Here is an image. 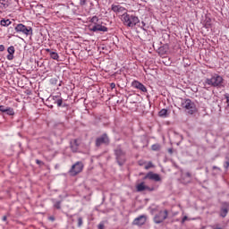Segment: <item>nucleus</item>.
Returning a JSON list of instances; mask_svg holds the SVG:
<instances>
[{
    "instance_id": "1",
    "label": "nucleus",
    "mask_w": 229,
    "mask_h": 229,
    "mask_svg": "<svg viewBox=\"0 0 229 229\" xmlns=\"http://www.w3.org/2000/svg\"><path fill=\"white\" fill-rule=\"evenodd\" d=\"M121 21L124 26H127V28H134V26H137V24L140 22L139 17L135 15H130L128 13H124L121 15Z\"/></svg>"
},
{
    "instance_id": "2",
    "label": "nucleus",
    "mask_w": 229,
    "mask_h": 229,
    "mask_svg": "<svg viewBox=\"0 0 229 229\" xmlns=\"http://www.w3.org/2000/svg\"><path fill=\"white\" fill-rule=\"evenodd\" d=\"M223 77L218 74H214L211 78L206 79L204 84L209 85L210 87H221L223 85Z\"/></svg>"
},
{
    "instance_id": "3",
    "label": "nucleus",
    "mask_w": 229,
    "mask_h": 229,
    "mask_svg": "<svg viewBox=\"0 0 229 229\" xmlns=\"http://www.w3.org/2000/svg\"><path fill=\"white\" fill-rule=\"evenodd\" d=\"M181 106L182 108H184L191 115L196 112V105H194L193 101L189 98L182 99Z\"/></svg>"
},
{
    "instance_id": "4",
    "label": "nucleus",
    "mask_w": 229,
    "mask_h": 229,
    "mask_svg": "<svg viewBox=\"0 0 229 229\" xmlns=\"http://www.w3.org/2000/svg\"><path fill=\"white\" fill-rule=\"evenodd\" d=\"M14 30L17 33H22L23 35H26V37L33 34V29H31V27H26L22 23L17 24Z\"/></svg>"
},
{
    "instance_id": "5",
    "label": "nucleus",
    "mask_w": 229,
    "mask_h": 229,
    "mask_svg": "<svg viewBox=\"0 0 229 229\" xmlns=\"http://www.w3.org/2000/svg\"><path fill=\"white\" fill-rule=\"evenodd\" d=\"M81 171H83V163L77 162L74 165H72L69 173L72 176H76V174H80V173H81Z\"/></svg>"
},
{
    "instance_id": "6",
    "label": "nucleus",
    "mask_w": 229,
    "mask_h": 229,
    "mask_svg": "<svg viewBox=\"0 0 229 229\" xmlns=\"http://www.w3.org/2000/svg\"><path fill=\"white\" fill-rule=\"evenodd\" d=\"M167 216H169L167 210L160 211L157 215L155 216L154 222L157 225H160V223H164V221L167 219Z\"/></svg>"
},
{
    "instance_id": "7",
    "label": "nucleus",
    "mask_w": 229,
    "mask_h": 229,
    "mask_svg": "<svg viewBox=\"0 0 229 229\" xmlns=\"http://www.w3.org/2000/svg\"><path fill=\"white\" fill-rule=\"evenodd\" d=\"M115 156H116V160L119 164V165H123L124 162H126V157L124 156V152L121 148H117L115 150Z\"/></svg>"
},
{
    "instance_id": "8",
    "label": "nucleus",
    "mask_w": 229,
    "mask_h": 229,
    "mask_svg": "<svg viewBox=\"0 0 229 229\" xmlns=\"http://www.w3.org/2000/svg\"><path fill=\"white\" fill-rule=\"evenodd\" d=\"M146 221H148V216H146V215H141L133 220L132 225L134 226H142L143 225H146Z\"/></svg>"
},
{
    "instance_id": "9",
    "label": "nucleus",
    "mask_w": 229,
    "mask_h": 229,
    "mask_svg": "<svg viewBox=\"0 0 229 229\" xmlns=\"http://www.w3.org/2000/svg\"><path fill=\"white\" fill-rule=\"evenodd\" d=\"M89 30L90 31H103V32H106L108 31V28L101 25V24H90L89 25Z\"/></svg>"
},
{
    "instance_id": "10",
    "label": "nucleus",
    "mask_w": 229,
    "mask_h": 229,
    "mask_svg": "<svg viewBox=\"0 0 229 229\" xmlns=\"http://www.w3.org/2000/svg\"><path fill=\"white\" fill-rule=\"evenodd\" d=\"M153 180L154 182H160L162 180V178H160V175L158 174H155L153 172H149L148 173L145 177L144 180Z\"/></svg>"
},
{
    "instance_id": "11",
    "label": "nucleus",
    "mask_w": 229,
    "mask_h": 229,
    "mask_svg": "<svg viewBox=\"0 0 229 229\" xmlns=\"http://www.w3.org/2000/svg\"><path fill=\"white\" fill-rule=\"evenodd\" d=\"M110 140L106 134L102 135L101 137L98 138L96 140V146H101V144H109Z\"/></svg>"
},
{
    "instance_id": "12",
    "label": "nucleus",
    "mask_w": 229,
    "mask_h": 229,
    "mask_svg": "<svg viewBox=\"0 0 229 229\" xmlns=\"http://www.w3.org/2000/svg\"><path fill=\"white\" fill-rule=\"evenodd\" d=\"M112 10L113 12H114L115 13H118L119 15H123V13H126V8L119 5V4H114L112 5ZM123 13V14H121Z\"/></svg>"
},
{
    "instance_id": "13",
    "label": "nucleus",
    "mask_w": 229,
    "mask_h": 229,
    "mask_svg": "<svg viewBox=\"0 0 229 229\" xmlns=\"http://www.w3.org/2000/svg\"><path fill=\"white\" fill-rule=\"evenodd\" d=\"M131 85L134 89L141 90V92H148V89H146V86H144V84L140 83L139 81H132Z\"/></svg>"
},
{
    "instance_id": "14",
    "label": "nucleus",
    "mask_w": 229,
    "mask_h": 229,
    "mask_svg": "<svg viewBox=\"0 0 229 229\" xmlns=\"http://www.w3.org/2000/svg\"><path fill=\"white\" fill-rule=\"evenodd\" d=\"M80 140H73L71 141V149L73 151V153H76L78 149H80Z\"/></svg>"
},
{
    "instance_id": "15",
    "label": "nucleus",
    "mask_w": 229,
    "mask_h": 229,
    "mask_svg": "<svg viewBox=\"0 0 229 229\" xmlns=\"http://www.w3.org/2000/svg\"><path fill=\"white\" fill-rule=\"evenodd\" d=\"M228 212H229V204L225 202L220 211L221 217H225V216H227Z\"/></svg>"
},
{
    "instance_id": "16",
    "label": "nucleus",
    "mask_w": 229,
    "mask_h": 229,
    "mask_svg": "<svg viewBox=\"0 0 229 229\" xmlns=\"http://www.w3.org/2000/svg\"><path fill=\"white\" fill-rule=\"evenodd\" d=\"M138 192H142V191H151L149 186H147L144 182H141L136 186Z\"/></svg>"
},
{
    "instance_id": "17",
    "label": "nucleus",
    "mask_w": 229,
    "mask_h": 229,
    "mask_svg": "<svg viewBox=\"0 0 229 229\" xmlns=\"http://www.w3.org/2000/svg\"><path fill=\"white\" fill-rule=\"evenodd\" d=\"M46 51L47 53H49L50 58H52V60H57L58 62V60L60 59V55H58V53L53 52L49 48H47Z\"/></svg>"
},
{
    "instance_id": "18",
    "label": "nucleus",
    "mask_w": 229,
    "mask_h": 229,
    "mask_svg": "<svg viewBox=\"0 0 229 229\" xmlns=\"http://www.w3.org/2000/svg\"><path fill=\"white\" fill-rule=\"evenodd\" d=\"M1 26H10L12 24V21L10 20H1L0 21Z\"/></svg>"
},
{
    "instance_id": "19",
    "label": "nucleus",
    "mask_w": 229,
    "mask_h": 229,
    "mask_svg": "<svg viewBox=\"0 0 229 229\" xmlns=\"http://www.w3.org/2000/svg\"><path fill=\"white\" fill-rule=\"evenodd\" d=\"M167 115V109H162L159 111V117H166Z\"/></svg>"
},
{
    "instance_id": "20",
    "label": "nucleus",
    "mask_w": 229,
    "mask_h": 229,
    "mask_svg": "<svg viewBox=\"0 0 229 229\" xmlns=\"http://www.w3.org/2000/svg\"><path fill=\"white\" fill-rule=\"evenodd\" d=\"M7 52L9 53V55H14L15 47L13 46L9 47Z\"/></svg>"
},
{
    "instance_id": "21",
    "label": "nucleus",
    "mask_w": 229,
    "mask_h": 229,
    "mask_svg": "<svg viewBox=\"0 0 229 229\" xmlns=\"http://www.w3.org/2000/svg\"><path fill=\"white\" fill-rule=\"evenodd\" d=\"M5 113L7 114V115H13L15 114V112L13 111V108H11V107H7V110L5 111Z\"/></svg>"
},
{
    "instance_id": "22",
    "label": "nucleus",
    "mask_w": 229,
    "mask_h": 229,
    "mask_svg": "<svg viewBox=\"0 0 229 229\" xmlns=\"http://www.w3.org/2000/svg\"><path fill=\"white\" fill-rule=\"evenodd\" d=\"M151 148L153 151H158V149H160V145L154 144V145H152Z\"/></svg>"
},
{
    "instance_id": "23",
    "label": "nucleus",
    "mask_w": 229,
    "mask_h": 229,
    "mask_svg": "<svg viewBox=\"0 0 229 229\" xmlns=\"http://www.w3.org/2000/svg\"><path fill=\"white\" fill-rule=\"evenodd\" d=\"M98 21H99V19L98 18V16H93V17L91 18V22H92L93 24H97Z\"/></svg>"
},
{
    "instance_id": "24",
    "label": "nucleus",
    "mask_w": 229,
    "mask_h": 229,
    "mask_svg": "<svg viewBox=\"0 0 229 229\" xmlns=\"http://www.w3.org/2000/svg\"><path fill=\"white\" fill-rule=\"evenodd\" d=\"M151 167H153V163L148 162L146 165H145V169H151Z\"/></svg>"
},
{
    "instance_id": "25",
    "label": "nucleus",
    "mask_w": 229,
    "mask_h": 229,
    "mask_svg": "<svg viewBox=\"0 0 229 229\" xmlns=\"http://www.w3.org/2000/svg\"><path fill=\"white\" fill-rule=\"evenodd\" d=\"M6 110H8V107L4 106H0V112H6Z\"/></svg>"
},
{
    "instance_id": "26",
    "label": "nucleus",
    "mask_w": 229,
    "mask_h": 229,
    "mask_svg": "<svg viewBox=\"0 0 229 229\" xmlns=\"http://www.w3.org/2000/svg\"><path fill=\"white\" fill-rule=\"evenodd\" d=\"M83 225V219L81 217L78 218V226H81Z\"/></svg>"
},
{
    "instance_id": "27",
    "label": "nucleus",
    "mask_w": 229,
    "mask_h": 229,
    "mask_svg": "<svg viewBox=\"0 0 229 229\" xmlns=\"http://www.w3.org/2000/svg\"><path fill=\"white\" fill-rule=\"evenodd\" d=\"M62 103H63L62 98H59V99L56 100L57 106H62Z\"/></svg>"
},
{
    "instance_id": "28",
    "label": "nucleus",
    "mask_w": 229,
    "mask_h": 229,
    "mask_svg": "<svg viewBox=\"0 0 229 229\" xmlns=\"http://www.w3.org/2000/svg\"><path fill=\"white\" fill-rule=\"evenodd\" d=\"M60 205H61V202L60 201H57V202H55V208H60Z\"/></svg>"
},
{
    "instance_id": "29",
    "label": "nucleus",
    "mask_w": 229,
    "mask_h": 229,
    "mask_svg": "<svg viewBox=\"0 0 229 229\" xmlns=\"http://www.w3.org/2000/svg\"><path fill=\"white\" fill-rule=\"evenodd\" d=\"M13 58V54H9L7 55V60H12Z\"/></svg>"
},
{
    "instance_id": "30",
    "label": "nucleus",
    "mask_w": 229,
    "mask_h": 229,
    "mask_svg": "<svg viewBox=\"0 0 229 229\" xmlns=\"http://www.w3.org/2000/svg\"><path fill=\"white\" fill-rule=\"evenodd\" d=\"M188 219H189V217H187V216H183L182 223H185Z\"/></svg>"
},
{
    "instance_id": "31",
    "label": "nucleus",
    "mask_w": 229,
    "mask_h": 229,
    "mask_svg": "<svg viewBox=\"0 0 229 229\" xmlns=\"http://www.w3.org/2000/svg\"><path fill=\"white\" fill-rule=\"evenodd\" d=\"M225 98H226L227 107H229V97H228V96H226V97H225Z\"/></svg>"
},
{
    "instance_id": "32",
    "label": "nucleus",
    "mask_w": 229,
    "mask_h": 229,
    "mask_svg": "<svg viewBox=\"0 0 229 229\" xmlns=\"http://www.w3.org/2000/svg\"><path fill=\"white\" fill-rule=\"evenodd\" d=\"M105 228V225H103V224H100L99 225H98V229H104Z\"/></svg>"
},
{
    "instance_id": "33",
    "label": "nucleus",
    "mask_w": 229,
    "mask_h": 229,
    "mask_svg": "<svg viewBox=\"0 0 229 229\" xmlns=\"http://www.w3.org/2000/svg\"><path fill=\"white\" fill-rule=\"evenodd\" d=\"M0 51L1 52L4 51V47L3 45H0Z\"/></svg>"
},
{
    "instance_id": "34",
    "label": "nucleus",
    "mask_w": 229,
    "mask_h": 229,
    "mask_svg": "<svg viewBox=\"0 0 229 229\" xmlns=\"http://www.w3.org/2000/svg\"><path fill=\"white\" fill-rule=\"evenodd\" d=\"M225 169H228V167H229V162H225Z\"/></svg>"
},
{
    "instance_id": "35",
    "label": "nucleus",
    "mask_w": 229,
    "mask_h": 229,
    "mask_svg": "<svg viewBox=\"0 0 229 229\" xmlns=\"http://www.w3.org/2000/svg\"><path fill=\"white\" fill-rule=\"evenodd\" d=\"M110 87L111 89H115V83H111Z\"/></svg>"
},
{
    "instance_id": "36",
    "label": "nucleus",
    "mask_w": 229,
    "mask_h": 229,
    "mask_svg": "<svg viewBox=\"0 0 229 229\" xmlns=\"http://www.w3.org/2000/svg\"><path fill=\"white\" fill-rule=\"evenodd\" d=\"M187 178H191V173H186Z\"/></svg>"
},
{
    "instance_id": "37",
    "label": "nucleus",
    "mask_w": 229,
    "mask_h": 229,
    "mask_svg": "<svg viewBox=\"0 0 229 229\" xmlns=\"http://www.w3.org/2000/svg\"><path fill=\"white\" fill-rule=\"evenodd\" d=\"M2 219L3 221H6V216H4Z\"/></svg>"
},
{
    "instance_id": "38",
    "label": "nucleus",
    "mask_w": 229,
    "mask_h": 229,
    "mask_svg": "<svg viewBox=\"0 0 229 229\" xmlns=\"http://www.w3.org/2000/svg\"><path fill=\"white\" fill-rule=\"evenodd\" d=\"M139 164H140V165H144V163H142V162H139Z\"/></svg>"
},
{
    "instance_id": "39",
    "label": "nucleus",
    "mask_w": 229,
    "mask_h": 229,
    "mask_svg": "<svg viewBox=\"0 0 229 229\" xmlns=\"http://www.w3.org/2000/svg\"><path fill=\"white\" fill-rule=\"evenodd\" d=\"M37 164H40V161L37 160Z\"/></svg>"
},
{
    "instance_id": "40",
    "label": "nucleus",
    "mask_w": 229,
    "mask_h": 229,
    "mask_svg": "<svg viewBox=\"0 0 229 229\" xmlns=\"http://www.w3.org/2000/svg\"><path fill=\"white\" fill-rule=\"evenodd\" d=\"M213 169H217V167L216 166H213Z\"/></svg>"
}]
</instances>
